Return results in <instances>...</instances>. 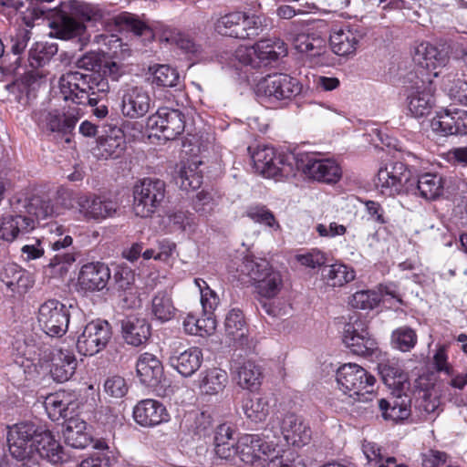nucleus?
<instances>
[{"mask_svg": "<svg viewBox=\"0 0 467 467\" xmlns=\"http://www.w3.org/2000/svg\"><path fill=\"white\" fill-rule=\"evenodd\" d=\"M224 330L231 340L241 346L246 344L247 328L241 310L234 308L228 312L225 317Z\"/></svg>", "mask_w": 467, "mask_h": 467, "instance_id": "obj_44", "label": "nucleus"}, {"mask_svg": "<svg viewBox=\"0 0 467 467\" xmlns=\"http://www.w3.org/2000/svg\"><path fill=\"white\" fill-rule=\"evenodd\" d=\"M295 165L306 176L317 182L335 183L341 178V169L336 161L321 158L316 152H298Z\"/></svg>", "mask_w": 467, "mask_h": 467, "instance_id": "obj_9", "label": "nucleus"}, {"mask_svg": "<svg viewBox=\"0 0 467 467\" xmlns=\"http://www.w3.org/2000/svg\"><path fill=\"white\" fill-rule=\"evenodd\" d=\"M111 327L106 320L88 323L78 337L77 349L83 356H94L106 348L111 338Z\"/></svg>", "mask_w": 467, "mask_h": 467, "instance_id": "obj_14", "label": "nucleus"}, {"mask_svg": "<svg viewBox=\"0 0 467 467\" xmlns=\"http://www.w3.org/2000/svg\"><path fill=\"white\" fill-rule=\"evenodd\" d=\"M375 378L355 363L342 365L337 371L339 389L350 398L360 400L366 394H371Z\"/></svg>", "mask_w": 467, "mask_h": 467, "instance_id": "obj_10", "label": "nucleus"}, {"mask_svg": "<svg viewBox=\"0 0 467 467\" xmlns=\"http://www.w3.org/2000/svg\"><path fill=\"white\" fill-rule=\"evenodd\" d=\"M379 372L386 386L392 389V392L409 389L408 375L403 371L398 362L386 360L378 365Z\"/></svg>", "mask_w": 467, "mask_h": 467, "instance_id": "obj_32", "label": "nucleus"}, {"mask_svg": "<svg viewBox=\"0 0 467 467\" xmlns=\"http://www.w3.org/2000/svg\"><path fill=\"white\" fill-rule=\"evenodd\" d=\"M169 362L182 376L191 377L202 365V349L197 347L187 349L172 348L169 357Z\"/></svg>", "mask_w": 467, "mask_h": 467, "instance_id": "obj_27", "label": "nucleus"}, {"mask_svg": "<svg viewBox=\"0 0 467 467\" xmlns=\"http://www.w3.org/2000/svg\"><path fill=\"white\" fill-rule=\"evenodd\" d=\"M116 22L122 29L133 32L137 36L151 34L149 24L134 14L122 13L117 16Z\"/></svg>", "mask_w": 467, "mask_h": 467, "instance_id": "obj_56", "label": "nucleus"}, {"mask_svg": "<svg viewBox=\"0 0 467 467\" xmlns=\"http://www.w3.org/2000/svg\"><path fill=\"white\" fill-rule=\"evenodd\" d=\"M375 185L381 194L395 196L413 191L416 177L405 163L389 161L379 169Z\"/></svg>", "mask_w": 467, "mask_h": 467, "instance_id": "obj_5", "label": "nucleus"}, {"mask_svg": "<svg viewBox=\"0 0 467 467\" xmlns=\"http://www.w3.org/2000/svg\"><path fill=\"white\" fill-rule=\"evenodd\" d=\"M134 420L142 427H154L170 420L165 406L151 399L140 400L133 409Z\"/></svg>", "mask_w": 467, "mask_h": 467, "instance_id": "obj_24", "label": "nucleus"}, {"mask_svg": "<svg viewBox=\"0 0 467 467\" xmlns=\"http://www.w3.org/2000/svg\"><path fill=\"white\" fill-rule=\"evenodd\" d=\"M121 329L126 343L135 347L147 342L150 336V326L144 318L129 317L122 320Z\"/></svg>", "mask_w": 467, "mask_h": 467, "instance_id": "obj_33", "label": "nucleus"}, {"mask_svg": "<svg viewBox=\"0 0 467 467\" xmlns=\"http://www.w3.org/2000/svg\"><path fill=\"white\" fill-rule=\"evenodd\" d=\"M408 85L405 86L406 108L410 116L420 119L429 115L434 105V92L432 79L420 78L417 73H410L407 77Z\"/></svg>", "mask_w": 467, "mask_h": 467, "instance_id": "obj_6", "label": "nucleus"}, {"mask_svg": "<svg viewBox=\"0 0 467 467\" xmlns=\"http://www.w3.org/2000/svg\"><path fill=\"white\" fill-rule=\"evenodd\" d=\"M57 53V46L55 44L36 42L28 52V63L33 68H38L47 65Z\"/></svg>", "mask_w": 467, "mask_h": 467, "instance_id": "obj_50", "label": "nucleus"}, {"mask_svg": "<svg viewBox=\"0 0 467 467\" xmlns=\"http://www.w3.org/2000/svg\"><path fill=\"white\" fill-rule=\"evenodd\" d=\"M440 400L426 390H420L412 416L417 421L433 420L439 415Z\"/></svg>", "mask_w": 467, "mask_h": 467, "instance_id": "obj_38", "label": "nucleus"}, {"mask_svg": "<svg viewBox=\"0 0 467 467\" xmlns=\"http://www.w3.org/2000/svg\"><path fill=\"white\" fill-rule=\"evenodd\" d=\"M103 57L100 54L96 52H88L76 61V67L78 69L85 70V73H99Z\"/></svg>", "mask_w": 467, "mask_h": 467, "instance_id": "obj_63", "label": "nucleus"}, {"mask_svg": "<svg viewBox=\"0 0 467 467\" xmlns=\"http://www.w3.org/2000/svg\"><path fill=\"white\" fill-rule=\"evenodd\" d=\"M344 342L356 355L370 356L377 350V343L369 336L365 320L353 316L344 328Z\"/></svg>", "mask_w": 467, "mask_h": 467, "instance_id": "obj_16", "label": "nucleus"}, {"mask_svg": "<svg viewBox=\"0 0 467 467\" xmlns=\"http://www.w3.org/2000/svg\"><path fill=\"white\" fill-rule=\"evenodd\" d=\"M87 424L80 419L70 418L66 421L63 431L65 442L76 449H83L90 442L88 434L85 431Z\"/></svg>", "mask_w": 467, "mask_h": 467, "instance_id": "obj_39", "label": "nucleus"}, {"mask_svg": "<svg viewBox=\"0 0 467 467\" xmlns=\"http://www.w3.org/2000/svg\"><path fill=\"white\" fill-rule=\"evenodd\" d=\"M151 314L156 319L166 322L172 319L176 313L171 294L167 290H161L155 293L150 303Z\"/></svg>", "mask_w": 467, "mask_h": 467, "instance_id": "obj_46", "label": "nucleus"}, {"mask_svg": "<svg viewBox=\"0 0 467 467\" xmlns=\"http://www.w3.org/2000/svg\"><path fill=\"white\" fill-rule=\"evenodd\" d=\"M270 266L267 260L246 254L238 265L237 271L240 272L241 275L249 277L254 284L266 275L268 270H270Z\"/></svg>", "mask_w": 467, "mask_h": 467, "instance_id": "obj_47", "label": "nucleus"}, {"mask_svg": "<svg viewBox=\"0 0 467 467\" xmlns=\"http://www.w3.org/2000/svg\"><path fill=\"white\" fill-rule=\"evenodd\" d=\"M417 192L426 200H434L441 195L443 192V180L438 174H422L416 178L415 189L410 192L416 193Z\"/></svg>", "mask_w": 467, "mask_h": 467, "instance_id": "obj_45", "label": "nucleus"}, {"mask_svg": "<svg viewBox=\"0 0 467 467\" xmlns=\"http://www.w3.org/2000/svg\"><path fill=\"white\" fill-rule=\"evenodd\" d=\"M118 97L122 115L130 119L144 117L152 106L150 95L142 86L125 84L119 88Z\"/></svg>", "mask_w": 467, "mask_h": 467, "instance_id": "obj_13", "label": "nucleus"}, {"mask_svg": "<svg viewBox=\"0 0 467 467\" xmlns=\"http://www.w3.org/2000/svg\"><path fill=\"white\" fill-rule=\"evenodd\" d=\"M281 431L287 443L296 447H303L308 444L312 439V431L308 424L302 417L294 413L285 415L281 423Z\"/></svg>", "mask_w": 467, "mask_h": 467, "instance_id": "obj_25", "label": "nucleus"}, {"mask_svg": "<svg viewBox=\"0 0 467 467\" xmlns=\"http://www.w3.org/2000/svg\"><path fill=\"white\" fill-rule=\"evenodd\" d=\"M125 149V140L120 129L113 128L110 135L99 136L95 148L98 158H118Z\"/></svg>", "mask_w": 467, "mask_h": 467, "instance_id": "obj_34", "label": "nucleus"}, {"mask_svg": "<svg viewBox=\"0 0 467 467\" xmlns=\"http://www.w3.org/2000/svg\"><path fill=\"white\" fill-rule=\"evenodd\" d=\"M69 403V398L66 392L57 391L46 397L44 407L49 419L56 421L67 417Z\"/></svg>", "mask_w": 467, "mask_h": 467, "instance_id": "obj_48", "label": "nucleus"}, {"mask_svg": "<svg viewBox=\"0 0 467 467\" xmlns=\"http://www.w3.org/2000/svg\"><path fill=\"white\" fill-rule=\"evenodd\" d=\"M254 168L265 178L281 180L294 175L296 154L276 155L274 148L267 145L248 147Z\"/></svg>", "mask_w": 467, "mask_h": 467, "instance_id": "obj_3", "label": "nucleus"}, {"mask_svg": "<svg viewBox=\"0 0 467 467\" xmlns=\"http://www.w3.org/2000/svg\"><path fill=\"white\" fill-rule=\"evenodd\" d=\"M228 384V374L219 368H212L202 373L200 389L206 395L222 393Z\"/></svg>", "mask_w": 467, "mask_h": 467, "instance_id": "obj_42", "label": "nucleus"}, {"mask_svg": "<svg viewBox=\"0 0 467 467\" xmlns=\"http://www.w3.org/2000/svg\"><path fill=\"white\" fill-rule=\"evenodd\" d=\"M37 427L31 421H20L7 426L6 441L10 454L18 461L34 458Z\"/></svg>", "mask_w": 467, "mask_h": 467, "instance_id": "obj_12", "label": "nucleus"}, {"mask_svg": "<svg viewBox=\"0 0 467 467\" xmlns=\"http://www.w3.org/2000/svg\"><path fill=\"white\" fill-rule=\"evenodd\" d=\"M104 389L109 396L115 399H121L127 394L129 387L124 378L120 376H111L106 379Z\"/></svg>", "mask_w": 467, "mask_h": 467, "instance_id": "obj_62", "label": "nucleus"}, {"mask_svg": "<svg viewBox=\"0 0 467 467\" xmlns=\"http://www.w3.org/2000/svg\"><path fill=\"white\" fill-rule=\"evenodd\" d=\"M451 99L463 105H467V79H454L448 88Z\"/></svg>", "mask_w": 467, "mask_h": 467, "instance_id": "obj_64", "label": "nucleus"}, {"mask_svg": "<svg viewBox=\"0 0 467 467\" xmlns=\"http://www.w3.org/2000/svg\"><path fill=\"white\" fill-rule=\"evenodd\" d=\"M379 295L377 292L362 290L356 292L348 303L354 308L371 310L379 305Z\"/></svg>", "mask_w": 467, "mask_h": 467, "instance_id": "obj_59", "label": "nucleus"}, {"mask_svg": "<svg viewBox=\"0 0 467 467\" xmlns=\"http://www.w3.org/2000/svg\"><path fill=\"white\" fill-rule=\"evenodd\" d=\"M57 299H48L38 308L37 322L41 329L50 337H60L68 329L70 308Z\"/></svg>", "mask_w": 467, "mask_h": 467, "instance_id": "obj_11", "label": "nucleus"}, {"mask_svg": "<svg viewBox=\"0 0 467 467\" xmlns=\"http://www.w3.org/2000/svg\"><path fill=\"white\" fill-rule=\"evenodd\" d=\"M34 457L39 455L50 462L58 463L65 461L62 446L54 438L49 431H41L37 429L35 439Z\"/></svg>", "mask_w": 467, "mask_h": 467, "instance_id": "obj_31", "label": "nucleus"}, {"mask_svg": "<svg viewBox=\"0 0 467 467\" xmlns=\"http://www.w3.org/2000/svg\"><path fill=\"white\" fill-rule=\"evenodd\" d=\"M180 80L178 71L168 65H158L153 67L152 83L163 88L176 87Z\"/></svg>", "mask_w": 467, "mask_h": 467, "instance_id": "obj_57", "label": "nucleus"}, {"mask_svg": "<svg viewBox=\"0 0 467 467\" xmlns=\"http://www.w3.org/2000/svg\"><path fill=\"white\" fill-rule=\"evenodd\" d=\"M266 26V19L264 16L241 11L225 14L214 24L218 34L242 40L255 38Z\"/></svg>", "mask_w": 467, "mask_h": 467, "instance_id": "obj_4", "label": "nucleus"}, {"mask_svg": "<svg viewBox=\"0 0 467 467\" xmlns=\"http://www.w3.org/2000/svg\"><path fill=\"white\" fill-rule=\"evenodd\" d=\"M136 371L140 382L149 387L158 386L164 377L161 360L156 356L147 352L139 357Z\"/></svg>", "mask_w": 467, "mask_h": 467, "instance_id": "obj_29", "label": "nucleus"}, {"mask_svg": "<svg viewBox=\"0 0 467 467\" xmlns=\"http://www.w3.org/2000/svg\"><path fill=\"white\" fill-rule=\"evenodd\" d=\"M184 331L189 335L206 337L215 329V321L211 317L197 318L193 315H188L182 322Z\"/></svg>", "mask_w": 467, "mask_h": 467, "instance_id": "obj_53", "label": "nucleus"}, {"mask_svg": "<svg viewBox=\"0 0 467 467\" xmlns=\"http://www.w3.org/2000/svg\"><path fill=\"white\" fill-rule=\"evenodd\" d=\"M109 278L110 270L107 265L100 262L88 263L80 270L78 284L85 291H100L107 286Z\"/></svg>", "mask_w": 467, "mask_h": 467, "instance_id": "obj_26", "label": "nucleus"}, {"mask_svg": "<svg viewBox=\"0 0 467 467\" xmlns=\"http://www.w3.org/2000/svg\"><path fill=\"white\" fill-rule=\"evenodd\" d=\"M1 281L12 292H20L31 286L28 274L17 265H6L0 273Z\"/></svg>", "mask_w": 467, "mask_h": 467, "instance_id": "obj_43", "label": "nucleus"}, {"mask_svg": "<svg viewBox=\"0 0 467 467\" xmlns=\"http://www.w3.org/2000/svg\"><path fill=\"white\" fill-rule=\"evenodd\" d=\"M236 455L245 464H254L269 451V445L258 435L244 434L236 442Z\"/></svg>", "mask_w": 467, "mask_h": 467, "instance_id": "obj_30", "label": "nucleus"}, {"mask_svg": "<svg viewBox=\"0 0 467 467\" xmlns=\"http://www.w3.org/2000/svg\"><path fill=\"white\" fill-rule=\"evenodd\" d=\"M246 215L254 223H261L271 228L279 229V224L273 213L265 206H250L246 210Z\"/></svg>", "mask_w": 467, "mask_h": 467, "instance_id": "obj_60", "label": "nucleus"}, {"mask_svg": "<svg viewBox=\"0 0 467 467\" xmlns=\"http://www.w3.org/2000/svg\"><path fill=\"white\" fill-rule=\"evenodd\" d=\"M364 36L363 28L358 25H345L335 28L329 38L331 48L338 56L354 54Z\"/></svg>", "mask_w": 467, "mask_h": 467, "instance_id": "obj_21", "label": "nucleus"}, {"mask_svg": "<svg viewBox=\"0 0 467 467\" xmlns=\"http://www.w3.org/2000/svg\"><path fill=\"white\" fill-rule=\"evenodd\" d=\"M51 35L60 39H72L78 37L81 45H86L89 39L86 36V26L77 21L64 9L59 10L50 23Z\"/></svg>", "mask_w": 467, "mask_h": 467, "instance_id": "obj_22", "label": "nucleus"}, {"mask_svg": "<svg viewBox=\"0 0 467 467\" xmlns=\"http://www.w3.org/2000/svg\"><path fill=\"white\" fill-rule=\"evenodd\" d=\"M34 119L42 130L66 135L75 129L78 118L73 111L65 113L57 109H44L34 112Z\"/></svg>", "mask_w": 467, "mask_h": 467, "instance_id": "obj_18", "label": "nucleus"}, {"mask_svg": "<svg viewBox=\"0 0 467 467\" xmlns=\"http://www.w3.org/2000/svg\"><path fill=\"white\" fill-rule=\"evenodd\" d=\"M323 276L330 286H342L354 280L356 275L353 268L343 264H334L324 269Z\"/></svg>", "mask_w": 467, "mask_h": 467, "instance_id": "obj_51", "label": "nucleus"}, {"mask_svg": "<svg viewBox=\"0 0 467 467\" xmlns=\"http://www.w3.org/2000/svg\"><path fill=\"white\" fill-rule=\"evenodd\" d=\"M77 364V359L70 350H57L53 358V366L50 370L52 377L58 382L68 380L75 373Z\"/></svg>", "mask_w": 467, "mask_h": 467, "instance_id": "obj_37", "label": "nucleus"}, {"mask_svg": "<svg viewBox=\"0 0 467 467\" xmlns=\"http://www.w3.org/2000/svg\"><path fill=\"white\" fill-rule=\"evenodd\" d=\"M166 196L165 182L160 179L144 178L133 188V211L137 216H151L163 203Z\"/></svg>", "mask_w": 467, "mask_h": 467, "instance_id": "obj_8", "label": "nucleus"}, {"mask_svg": "<svg viewBox=\"0 0 467 467\" xmlns=\"http://www.w3.org/2000/svg\"><path fill=\"white\" fill-rule=\"evenodd\" d=\"M389 400H378L379 408L385 420L393 422L403 421L410 415L412 416L411 399L406 390L392 392Z\"/></svg>", "mask_w": 467, "mask_h": 467, "instance_id": "obj_23", "label": "nucleus"}, {"mask_svg": "<svg viewBox=\"0 0 467 467\" xmlns=\"http://www.w3.org/2000/svg\"><path fill=\"white\" fill-rule=\"evenodd\" d=\"M59 195H67L76 202L78 213L87 221H103L114 217L119 205L117 201L105 195L95 193H76L67 190L58 191Z\"/></svg>", "mask_w": 467, "mask_h": 467, "instance_id": "obj_7", "label": "nucleus"}, {"mask_svg": "<svg viewBox=\"0 0 467 467\" xmlns=\"http://www.w3.org/2000/svg\"><path fill=\"white\" fill-rule=\"evenodd\" d=\"M148 126L156 129L166 140H174L185 128L184 115L179 109L160 108L148 119Z\"/></svg>", "mask_w": 467, "mask_h": 467, "instance_id": "obj_19", "label": "nucleus"}, {"mask_svg": "<svg viewBox=\"0 0 467 467\" xmlns=\"http://www.w3.org/2000/svg\"><path fill=\"white\" fill-rule=\"evenodd\" d=\"M176 184L183 191L198 189L202 182V176L197 171L195 163L182 166L175 177Z\"/></svg>", "mask_w": 467, "mask_h": 467, "instance_id": "obj_54", "label": "nucleus"}, {"mask_svg": "<svg viewBox=\"0 0 467 467\" xmlns=\"http://www.w3.org/2000/svg\"><path fill=\"white\" fill-rule=\"evenodd\" d=\"M362 451L368 462L374 464V467H408L406 464H397L395 457H386L381 453L380 449L372 442H364Z\"/></svg>", "mask_w": 467, "mask_h": 467, "instance_id": "obj_55", "label": "nucleus"}, {"mask_svg": "<svg viewBox=\"0 0 467 467\" xmlns=\"http://www.w3.org/2000/svg\"><path fill=\"white\" fill-rule=\"evenodd\" d=\"M242 410L252 422H263L270 413V400L266 396L246 395L242 400Z\"/></svg>", "mask_w": 467, "mask_h": 467, "instance_id": "obj_36", "label": "nucleus"}, {"mask_svg": "<svg viewBox=\"0 0 467 467\" xmlns=\"http://www.w3.org/2000/svg\"><path fill=\"white\" fill-rule=\"evenodd\" d=\"M163 39L175 46L185 54L196 55L201 50V46L188 34L176 30L167 29L163 32Z\"/></svg>", "mask_w": 467, "mask_h": 467, "instance_id": "obj_49", "label": "nucleus"}, {"mask_svg": "<svg viewBox=\"0 0 467 467\" xmlns=\"http://www.w3.org/2000/svg\"><path fill=\"white\" fill-rule=\"evenodd\" d=\"M49 228L50 233L56 234L57 238L50 241V245L57 254L50 259L48 265L50 267L60 266V271L67 270V266L74 263L76 257L73 253L63 252L61 250L71 246L73 239L70 235L65 234V229L62 225L54 223L51 224Z\"/></svg>", "mask_w": 467, "mask_h": 467, "instance_id": "obj_28", "label": "nucleus"}, {"mask_svg": "<svg viewBox=\"0 0 467 467\" xmlns=\"http://www.w3.org/2000/svg\"><path fill=\"white\" fill-rule=\"evenodd\" d=\"M59 88L65 100H70L78 105L98 103V93H107L109 85L100 73H84L78 70H69L59 78Z\"/></svg>", "mask_w": 467, "mask_h": 467, "instance_id": "obj_2", "label": "nucleus"}, {"mask_svg": "<svg viewBox=\"0 0 467 467\" xmlns=\"http://www.w3.org/2000/svg\"><path fill=\"white\" fill-rule=\"evenodd\" d=\"M237 384L249 391L257 390L263 380V372L260 366L253 361L244 362L236 371Z\"/></svg>", "mask_w": 467, "mask_h": 467, "instance_id": "obj_41", "label": "nucleus"}, {"mask_svg": "<svg viewBox=\"0 0 467 467\" xmlns=\"http://www.w3.org/2000/svg\"><path fill=\"white\" fill-rule=\"evenodd\" d=\"M302 90L300 82L286 74L268 75L257 84L258 93L269 99L290 100Z\"/></svg>", "mask_w": 467, "mask_h": 467, "instance_id": "obj_15", "label": "nucleus"}, {"mask_svg": "<svg viewBox=\"0 0 467 467\" xmlns=\"http://www.w3.org/2000/svg\"><path fill=\"white\" fill-rule=\"evenodd\" d=\"M13 214L5 215L0 222V239L12 242L24 235L54 213L51 200L43 195L17 193L10 200Z\"/></svg>", "mask_w": 467, "mask_h": 467, "instance_id": "obj_1", "label": "nucleus"}, {"mask_svg": "<svg viewBox=\"0 0 467 467\" xmlns=\"http://www.w3.org/2000/svg\"><path fill=\"white\" fill-rule=\"evenodd\" d=\"M235 447L233 428L227 423L220 424L214 433V452L216 456L230 461L236 456Z\"/></svg>", "mask_w": 467, "mask_h": 467, "instance_id": "obj_35", "label": "nucleus"}, {"mask_svg": "<svg viewBox=\"0 0 467 467\" xmlns=\"http://www.w3.org/2000/svg\"><path fill=\"white\" fill-rule=\"evenodd\" d=\"M413 61L418 67L415 73L418 76L420 75V78H424V79H431L432 77L434 78L439 75L436 69L445 66L447 55L440 51L432 44L424 42L417 46L413 55Z\"/></svg>", "mask_w": 467, "mask_h": 467, "instance_id": "obj_17", "label": "nucleus"}, {"mask_svg": "<svg viewBox=\"0 0 467 467\" xmlns=\"http://www.w3.org/2000/svg\"><path fill=\"white\" fill-rule=\"evenodd\" d=\"M254 54L261 62L268 64L287 54L286 45L278 38L263 39L254 46Z\"/></svg>", "mask_w": 467, "mask_h": 467, "instance_id": "obj_40", "label": "nucleus"}, {"mask_svg": "<svg viewBox=\"0 0 467 467\" xmlns=\"http://www.w3.org/2000/svg\"><path fill=\"white\" fill-rule=\"evenodd\" d=\"M431 130L441 136L467 135V110L446 109L431 121Z\"/></svg>", "mask_w": 467, "mask_h": 467, "instance_id": "obj_20", "label": "nucleus"}, {"mask_svg": "<svg viewBox=\"0 0 467 467\" xmlns=\"http://www.w3.org/2000/svg\"><path fill=\"white\" fill-rule=\"evenodd\" d=\"M258 294L266 298L275 297L280 291L283 281L279 272L270 266V270L254 283Z\"/></svg>", "mask_w": 467, "mask_h": 467, "instance_id": "obj_52", "label": "nucleus"}, {"mask_svg": "<svg viewBox=\"0 0 467 467\" xmlns=\"http://www.w3.org/2000/svg\"><path fill=\"white\" fill-rule=\"evenodd\" d=\"M392 344L401 351H409L417 342L415 331L409 327H401L392 332Z\"/></svg>", "mask_w": 467, "mask_h": 467, "instance_id": "obj_58", "label": "nucleus"}, {"mask_svg": "<svg viewBox=\"0 0 467 467\" xmlns=\"http://www.w3.org/2000/svg\"><path fill=\"white\" fill-rule=\"evenodd\" d=\"M193 219V214L182 210H175L168 214L169 225L173 232L185 231L187 226L194 223Z\"/></svg>", "mask_w": 467, "mask_h": 467, "instance_id": "obj_61", "label": "nucleus"}]
</instances>
